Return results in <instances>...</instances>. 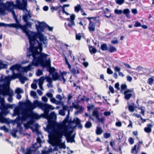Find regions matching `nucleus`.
I'll use <instances>...</instances> for the list:
<instances>
[{"label": "nucleus", "mask_w": 154, "mask_h": 154, "mask_svg": "<svg viewBox=\"0 0 154 154\" xmlns=\"http://www.w3.org/2000/svg\"><path fill=\"white\" fill-rule=\"evenodd\" d=\"M38 46H35L36 43L29 44V50L27 53V57L30 58L32 56L33 60L32 64L37 66L40 63H42L47 58L48 56L47 54L41 53L42 50V42L37 41Z\"/></svg>", "instance_id": "f257e3e1"}, {"label": "nucleus", "mask_w": 154, "mask_h": 154, "mask_svg": "<svg viewBox=\"0 0 154 154\" xmlns=\"http://www.w3.org/2000/svg\"><path fill=\"white\" fill-rule=\"evenodd\" d=\"M45 24L46 23L45 22H42L41 23L39 22L38 25L37 24L35 25L37 32L33 31L31 32L32 35L29 44L36 43V42L37 43V41H38L36 39L38 38L40 41L42 42L45 46L47 45L48 42L47 41L46 37L42 33V32H43L45 28Z\"/></svg>", "instance_id": "f03ea898"}, {"label": "nucleus", "mask_w": 154, "mask_h": 154, "mask_svg": "<svg viewBox=\"0 0 154 154\" xmlns=\"http://www.w3.org/2000/svg\"><path fill=\"white\" fill-rule=\"evenodd\" d=\"M51 106L49 105L44 110V114H43V117L47 119L48 122V127L51 129L53 128L55 126V123L54 119L56 118V115L54 112H51L49 114V112L50 109H53L54 108H51Z\"/></svg>", "instance_id": "7ed1b4c3"}, {"label": "nucleus", "mask_w": 154, "mask_h": 154, "mask_svg": "<svg viewBox=\"0 0 154 154\" xmlns=\"http://www.w3.org/2000/svg\"><path fill=\"white\" fill-rule=\"evenodd\" d=\"M72 131H67L66 130L64 129L62 131H57L54 133V135L56 137L57 140L59 142L62 141V138L63 135L65 137L71 136V134Z\"/></svg>", "instance_id": "20e7f679"}, {"label": "nucleus", "mask_w": 154, "mask_h": 154, "mask_svg": "<svg viewBox=\"0 0 154 154\" xmlns=\"http://www.w3.org/2000/svg\"><path fill=\"white\" fill-rule=\"evenodd\" d=\"M72 131H67L66 130L64 129L62 131H57L54 133V135L56 137L57 140L59 142L62 141V138L63 135L65 137L71 136V134Z\"/></svg>", "instance_id": "39448f33"}, {"label": "nucleus", "mask_w": 154, "mask_h": 154, "mask_svg": "<svg viewBox=\"0 0 154 154\" xmlns=\"http://www.w3.org/2000/svg\"><path fill=\"white\" fill-rule=\"evenodd\" d=\"M21 1H16V4H14L13 7L14 8H17L19 10L27 11V1H21L22 2L21 3Z\"/></svg>", "instance_id": "423d86ee"}, {"label": "nucleus", "mask_w": 154, "mask_h": 154, "mask_svg": "<svg viewBox=\"0 0 154 154\" xmlns=\"http://www.w3.org/2000/svg\"><path fill=\"white\" fill-rule=\"evenodd\" d=\"M86 18L88 19L89 21L88 28L90 32H93L95 31L96 26V21L97 17H86Z\"/></svg>", "instance_id": "0eeeda50"}, {"label": "nucleus", "mask_w": 154, "mask_h": 154, "mask_svg": "<svg viewBox=\"0 0 154 154\" xmlns=\"http://www.w3.org/2000/svg\"><path fill=\"white\" fill-rule=\"evenodd\" d=\"M3 82H6V83H4L0 85V89L8 91L9 94L10 91V75L5 77Z\"/></svg>", "instance_id": "6e6552de"}, {"label": "nucleus", "mask_w": 154, "mask_h": 154, "mask_svg": "<svg viewBox=\"0 0 154 154\" xmlns=\"http://www.w3.org/2000/svg\"><path fill=\"white\" fill-rule=\"evenodd\" d=\"M25 23H26V25H23V27L24 29H23V32L25 33L26 35L27 36L29 41V42H30L31 35H32L31 32H33V31H30V30H29L27 28V26H29V27H31L32 23L30 22H28V21L25 22Z\"/></svg>", "instance_id": "1a4fd4ad"}, {"label": "nucleus", "mask_w": 154, "mask_h": 154, "mask_svg": "<svg viewBox=\"0 0 154 154\" xmlns=\"http://www.w3.org/2000/svg\"><path fill=\"white\" fill-rule=\"evenodd\" d=\"M68 123L69 125H71L72 124L74 123L75 124V125L73 126L72 128L74 129L75 127L77 126L78 128L80 129H82L83 128L82 125L81 124V121L80 119L78 117H76L74 118L73 120H72L71 119H69L68 121V122L67 123Z\"/></svg>", "instance_id": "9d476101"}, {"label": "nucleus", "mask_w": 154, "mask_h": 154, "mask_svg": "<svg viewBox=\"0 0 154 154\" xmlns=\"http://www.w3.org/2000/svg\"><path fill=\"white\" fill-rule=\"evenodd\" d=\"M49 105L48 104L39 102L37 100H35L34 102V103L32 104V110L37 107H39L40 108L44 111Z\"/></svg>", "instance_id": "9b49d317"}, {"label": "nucleus", "mask_w": 154, "mask_h": 154, "mask_svg": "<svg viewBox=\"0 0 154 154\" xmlns=\"http://www.w3.org/2000/svg\"><path fill=\"white\" fill-rule=\"evenodd\" d=\"M6 112L5 110H1L0 112V122L1 123H7L10 124V119L5 118L4 116L6 115Z\"/></svg>", "instance_id": "f8f14e48"}, {"label": "nucleus", "mask_w": 154, "mask_h": 154, "mask_svg": "<svg viewBox=\"0 0 154 154\" xmlns=\"http://www.w3.org/2000/svg\"><path fill=\"white\" fill-rule=\"evenodd\" d=\"M8 91L0 89V103L1 106H2L5 104V100L4 98H1V95H7L8 96V101L10 102V94Z\"/></svg>", "instance_id": "ddd939ff"}, {"label": "nucleus", "mask_w": 154, "mask_h": 154, "mask_svg": "<svg viewBox=\"0 0 154 154\" xmlns=\"http://www.w3.org/2000/svg\"><path fill=\"white\" fill-rule=\"evenodd\" d=\"M75 18V14H71L70 18H68L66 19V20L70 22L68 24V25L69 27L72 29V27L75 26L74 20Z\"/></svg>", "instance_id": "4468645a"}, {"label": "nucleus", "mask_w": 154, "mask_h": 154, "mask_svg": "<svg viewBox=\"0 0 154 154\" xmlns=\"http://www.w3.org/2000/svg\"><path fill=\"white\" fill-rule=\"evenodd\" d=\"M22 116H18L17 118L18 121L21 120L22 121H25L28 118H30V113H28L26 112H22Z\"/></svg>", "instance_id": "2eb2a0df"}, {"label": "nucleus", "mask_w": 154, "mask_h": 154, "mask_svg": "<svg viewBox=\"0 0 154 154\" xmlns=\"http://www.w3.org/2000/svg\"><path fill=\"white\" fill-rule=\"evenodd\" d=\"M143 143L142 141H139L137 143V146L135 145L131 149V152L133 154H137L140 147V144Z\"/></svg>", "instance_id": "dca6fc26"}, {"label": "nucleus", "mask_w": 154, "mask_h": 154, "mask_svg": "<svg viewBox=\"0 0 154 154\" xmlns=\"http://www.w3.org/2000/svg\"><path fill=\"white\" fill-rule=\"evenodd\" d=\"M19 103L20 105H25L29 110H32V103H31L30 100H28L25 103H23L20 101Z\"/></svg>", "instance_id": "f3484780"}, {"label": "nucleus", "mask_w": 154, "mask_h": 154, "mask_svg": "<svg viewBox=\"0 0 154 154\" xmlns=\"http://www.w3.org/2000/svg\"><path fill=\"white\" fill-rule=\"evenodd\" d=\"M10 27L15 28L17 29H20L22 30L23 32V29H24L23 27V25L19 23V21L18 22H16L15 23L10 24Z\"/></svg>", "instance_id": "a211bd4d"}, {"label": "nucleus", "mask_w": 154, "mask_h": 154, "mask_svg": "<svg viewBox=\"0 0 154 154\" xmlns=\"http://www.w3.org/2000/svg\"><path fill=\"white\" fill-rule=\"evenodd\" d=\"M43 67H49L51 66V60L50 59L44 61L42 63H39Z\"/></svg>", "instance_id": "6ab92c4d"}, {"label": "nucleus", "mask_w": 154, "mask_h": 154, "mask_svg": "<svg viewBox=\"0 0 154 154\" xmlns=\"http://www.w3.org/2000/svg\"><path fill=\"white\" fill-rule=\"evenodd\" d=\"M72 106H70L69 107L70 109H68L69 107L67 106L66 105H63V110L64 111H66L67 110L68 111V109H70V110L71 109H72H72L73 108H77L79 107L78 105H75L74 103L73 102L72 103Z\"/></svg>", "instance_id": "aec40b11"}, {"label": "nucleus", "mask_w": 154, "mask_h": 154, "mask_svg": "<svg viewBox=\"0 0 154 154\" xmlns=\"http://www.w3.org/2000/svg\"><path fill=\"white\" fill-rule=\"evenodd\" d=\"M22 66L20 64H16L15 65H13L10 67V70L14 71V70H17L18 71H20V69H21Z\"/></svg>", "instance_id": "412c9836"}, {"label": "nucleus", "mask_w": 154, "mask_h": 154, "mask_svg": "<svg viewBox=\"0 0 154 154\" xmlns=\"http://www.w3.org/2000/svg\"><path fill=\"white\" fill-rule=\"evenodd\" d=\"M22 73L21 72H19L18 73H15L13 72V74L10 76V81L11 80L15 79H19L21 76Z\"/></svg>", "instance_id": "4be33fe9"}, {"label": "nucleus", "mask_w": 154, "mask_h": 154, "mask_svg": "<svg viewBox=\"0 0 154 154\" xmlns=\"http://www.w3.org/2000/svg\"><path fill=\"white\" fill-rule=\"evenodd\" d=\"M30 118L32 119H38L41 116L38 114L32 112H30Z\"/></svg>", "instance_id": "5701e85b"}, {"label": "nucleus", "mask_w": 154, "mask_h": 154, "mask_svg": "<svg viewBox=\"0 0 154 154\" xmlns=\"http://www.w3.org/2000/svg\"><path fill=\"white\" fill-rule=\"evenodd\" d=\"M51 75H52L53 80L54 81H56L57 80L61 81V79L60 78V75L57 72H55Z\"/></svg>", "instance_id": "b1692460"}, {"label": "nucleus", "mask_w": 154, "mask_h": 154, "mask_svg": "<svg viewBox=\"0 0 154 154\" xmlns=\"http://www.w3.org/2000/svg\"><path fill=\"white\" fill-rule=\"evenodd\" d=\"M147 127L144 128V131L147 133H150L152 131L151 128L152 127V125L151 124H148L147 125Z\"/></svg>", "instance_id": "393cba45"}, {"label": "nucleus", "mask_w": 154, "mask_h": 154, "mask_svg": "<svg viewBox=\"0 0 154 154\" xmlns=\"http://www.w3.org/2000/svg\"><path fill=\"white\" fill-rule=\"evenodd\" d=\"M67 140V142H70L72 143L75 142L74 138L75 137V134H73L71 136L66 137Z\"/></svg>", "instance_id": "a878e982"}, {"label": "nucleus", "mask_w": 154, "mask_h": 154, "mask_svg": "<svg viewBox=\"0 0 154 154\" xmlns=\"http://www.w3.org/2000/svg\"><path fill=\"white\" fill-rule=\"evenodd\" d=\"M9 108H10L9 104H8L7 105H5V104L4 105L1 106V110H5L6 111V115L9 112V111L7 110Z\"/></svg>", "instance_id": "bb28decb"}, {"label": "nucleus", "mask_w": 154, "mask_h": 154, "mask_svg": "<svg viewBox=\"0 0 154 154\" xmlns=\"http://www.w3.org/2000/svg\"><path fill=\"white\" fill-rule=\"evenodd\" d=\"M95 132L96 134L97 135H100L102 134L103 130L99 125H98V126L97 127Z\"/></svg>", "instance_id": "cd10ccee"}, {"label": "nucleus", "mask_w": 154, "mask_h": 154, "mask_svg": "<svg viewBox=\"0 0 154 154\" xmlns=\"http://www.w3.org/2000/svg\"><path fill=\"white\" fill-rule=\"evenodd\" d=\"M19 79L21 83L22 84H23L25 83L26 81L28 80V79L26 76H24L23 75L22 73Z\"/></svg>", "instance_id": "c85d7f7f"}, {"label": "nucleus", "mask_w": 154, "mask_h": 154, "mask_svg": "<svg viewBox=\"0 0 154 154\" xmlns=\"http://www.w3.org/2000/svg\"><path fill=\"white\" fill-rule=\"evenodd\" d=\"M89 50L90 54H95L96 53L97 50L96 49L92 46L89 45Z\"/></svg>", "instance_id": "c756f323"}, {"label": "nucleus", "mask_w": 154, "mask_h": 154, "mask_svg": "<svg viewBox=\"0 0 154 154\" xmlns=\"http://www.w3.org/2000/svg\"><path fill=\"white\" fill-rule=\"evenodd\" d=\"M31 69V65L29 64L27 66L25 67L22 66L21 69L22 72H26L30 70Z\"/></svg>", "instance_id": "7c9ffc66"}, {"label": "nucleus", "mask_w": 154, "mask_h": 154, "mask_svg": "<svg viewBox=\"0 0 154 154\" xmlns=\"http://www.w3.org/2000/svg\"><path fill=\"white\" fill-rule=\"evenodd\" d=\"M45 79H46V81L50 84V85L49 84L47 85L48 87H52L51 84L52 83V80L53 79L52 78L49 76H46Z\"/></svg>", "instance_id": "2f4dec72"}, {"label": "nucleus", "mask_w": 154, "mask_h": 154, "mask_svg": "<svg viewBox=\"0 0 154 154\" xmlns=\"http://www.w3.org/2000/svg\"><path fill=\"white\" fill-rule=\"evenodd\" d=\"M108 51L110 53H113L116 52L117 51V49L114 46L111 45H110L109 46Z\"/></svg>", "instance_id": "473e14b6"}, {"label": "nucleus", "mask_w": 154, "mask_h": 154, "mask_svg": "<svg viewBox=\"0 0 154 154\" xmlns=\"http://www.w3.org/2000/svg\"><path fill=\"white\" fill-rule=\"evenodd\" d=\"M47 71L49 72L50 74L52 75L55 72L56 69L54 67H51L50 66L48 67Z\"/></svg>", "instance_id": "72a5a7b5"}, {"label": "nucleus", "mask_w": 154, "mask_h": 154, "mask_svg": "<svg viewBox=\"0 0 154 154\" xmlns=\"http://www.w3.org/2000/svg\"><path fill=\"white\" fill-rule=\"evenodd\" d=\"M100 48L103 51H106L108 50L107 44L106 43H103L101 44L100 46Z\"/></svg>", "instance_id": "f704fd0d"}, {"label": "nucleus", "mask_w": 154, "mask_h": 154, "mask_svg": "<svg viewBox=\"0 0 154 154\" xmlns=\"http://www.w3.org/2000/svg\"><path fill=\"white\" fill-rule=\"evenodd\" d=\"M122 12L125 14L126 15V16L128 18H130V16L128 15L129 14L130 12V11L128 8L125 9H124L123 11H122Z\"/></svg>", "instance_id": "c9c22d12"}, {"label": "nucleus", "mask_w": 154, "mask_h": 154, "mask_svg": "<svg viewBox=\"0 0 154 154\" xmlns=\"http://www.w3.org/2000/svg\"><path fill=\"white\" fill-rule=\"evenodd\" d=\"M54 136H55L54 135ZM56 139V140L57 143H59V144L58 145H57V146H58L59 148L60 149H62L63 148V149H65L66 146L64 143H61V142H59L56 139V137L55 136H54Z\"/></svg>", "instance_id": "e433bc0d"}, {"label": "nucleus", "mask_w": 154, "mask_h": 154, "mask_svg": "<svg viewBox=\"0 0 154 154\" xmlns=\"http://www.w3.org/2000/svg\"><path fill=\"white\" fill-rule=\"evenodd\" d=\"M14 114L15 115H18V116L20 114V109L19 107H17L14 109Z\"/></svg>", "instance_id": "4c0bfd02"}, {"label": "nucleus", "mask_w": 154, "mask_h": 154, "mask_svg": "<svg viewBox=\"0 0 154 154\" xmlns=\"http://www.w3.org/2000/svg\"><path fill=\"white\" fill-rule=\"evenodd\" d=\"M32 124V121H28L27 123L24 124V126L26 129H28L30 128V125Z\"/></svg>", "instance_id": "58836bf2"}, {"label": "nucleus", "mask_w": 154, "mask_h": 154, "mask_svg": "<svg viewBox=\"0 0 154 154\" xmlns=\"http://www.w3.org/2000/svg\"><path fill=\"white\" fill-rule=\"evenodd\" d=\"M93 115L95 116L96 119H99V114L98 111L96 110H94L93 112Z\"/></svg>", "instance_id": "ea45409f"}, {"label": "nucleus", "mask_w": 154, "mask_h": 154, "mask_svg": "<svg viewBox=\"0 0 154 154\" xmlns=\"http://www.w3.org/2000/svg\"><path fill=\"white\" fill-rule=\"evenodd\" d=\"M62 7V6L59 5L58 6H56L54 7L52 6L51 8V10L52 12H54V11H57L60 7Z\"/></svg>", "instance_id": "a19ab883"}, {"label": "nucleus", "mask_w": 154, "mask_h": 154, "mask_svg": "<svg viewBox=\"0 0 154 154\" xmlns=\"http://www.w3.org/2000/svg\"><path fill=\"white\" fill-rule=\"evenodd\" d=\"M92 124L90 121H88L86 122L85 125V127L87 128H89L91 127Z\"/></svg>", "instance_id": "79ce46f5"}, {"label": "nucleus", "mask_w": 154, "mask_h": 154, "mask_svg": "<svg viewBox=\"0 0 154 154\" xmlns=\"http://www.w3.org/2000/svg\"><path fill=\"white\" fill-rule=\"evenodd\" d=\"M70 112V109H68V115L66 116L65 118L64 119L63 122L64 123H67L68 122V121L69 120V115Z\"/></svg>", "instance_id": "37998d69"}, {"label": "nucleus", "mask_w": 154, "mask_h": 154, "mask_svg": "<svg viewBox=\"0 0 154 154\" xmlns=\"http://www.w3.org/2000/svg\"><path fill=\"white\" fill-rule=\"evenodd\" d=\"M128 110L130 112H133L135 110V108L134 106L129 105L128 106Z\"/></svg>", "instance_id": "c03bdc74"}, {"label": "nucleus", "mask_w": 154, "mask_h": 154, "mask_svg": "<svg viewBox=\"0 0 154 154\" xmlns=\"http://www.w3.org/2000/svg\"><path fill=\"white\" fill-rule=\"evenodd\" d=\"M125 95L124 98L125 100H129L132 96V94L131 93L126 94H124Z\"/></svg>", "instance_id": "a18cd8bd"}, {"label": "nucleus", "mask_w": 154, "mask_h": 154, "mask_svg": "<svg viewBox=\"0 0 154 154\" xmlns=\"http://www.w3.org/2000/svg\"><path fill=\"white\" fill-rule=\"evenodd\" d=\"M81 9V7L80 5H77L75 7L74 10L75 12H78Z\"/></svg>", "instance_id": "49530a36"}, {"label": "nucleus", "mask_w": 154, "mask_h": 154, "mask_svg": "<svg viewBox=\"0 0 154 154\" xmlns=\"http://www.w3.org/2000/svg\"><path fill=\"white\" fill-rule=\"evenodd\" d=\"M50 100L51 102L54 103H56L57 104L58 103H61L60 101L57 100L54 98V97H52L51 98Z\"/></svg>", "instance_id": "de8ad7c7"}, {"label": "nucleus", "mask_w": 154, "mask_h": 154, "mask_svg": "<svg viewBox=\"0 0 154 154\" xmlns=\"http://www.w3.org/2000/svg\"><path fill=\"white\" fill-rule=\"evenodd\" d=\"M0 129L2 130H4L5 132H8L9 131L8 129L5 125L0 127Z\"/></svg>", "instance_id": "09e8293b"}, {"label": "nucleus", "mask_w": 154, "mask_h": 154, "mask_svg": "<svg viewBox=\"0 0 154 154\" xmlns=\"http://www.w3.org/2000/svg\"><path fill=\"white\" fill-rule=\"evenodd\" d=\"M121 92H122V90H125L127 89V86L125 84H122L121 86Z\"/></svg>", "instance_id": "8fccbe9b"}, {"label": "nucleus", "mask_w": 154, "mask_h": 154, "mask_svg": "<svg viewBox=\"0 0 154 154\" xmlns=\"http://www.w3.org/2000/svg\"><path fill=\"white\" fill-rule=\"evenodd\" d=\"M42 74V71L40 69H38L36 72V75L38 76H39Z\"/></svg>", "instance_id": "3c124183"}, {"label": "nucleus", "mask_w": 154, "mask_h": 154, "mask_svg": "<svg viewBox=\"0 0 154 154\" xmlns=\"http://www.w3.org/2000/svg\"><path fill=\"white\" fill-rule=\"evenodd\" d=\"M99 122H100L102 124L104 125V122L105 120V118L104 117H102L100 119L99 117V119H97Z\"/></svg>", "instance_id": "603ef678"}, {"label": "nucleus", "mask_w": 154, "mask_h": 154, "mask_svg": "<svg viewBox=\"0 0 154 154\" xmlns=\"http://www.w3.org/2000/svg\"><path fill=\"white\" fill-rule=\"evenodd\" d=\"M103 137L107 139L109 137L111 136L110 133H105L103 134Z\"/></svg>", "instance_id": "864d4df0"}, {"label": "nucleus", "mask_w": 154, "mask_h": 154, "mask_svg": "<svg viewBox=\"0 0 154 154\" xmlns=\"http://www.w3.org/2000/svg\"><path fill=\"white\" fill-rule=\"evenodd\" d=\"M45 79V77L44 76H41L38 79V83H43Z\"/></svg>", "instance_id": "5fc2aeb1"}, {"label": "nucleus", "mask_w": 154, "mask_h": 154, "mask_svg": "<svg viewBox=\"0 0 154 154\" xmlns=\"http://www.w3.org/2000/svg\"><path fill=\"white\" fill-rule=\"evenodd\" d=\"M30 95L31 96L33 97L34 98H36L37 96V94L36 92L32 91L30 92Z\"/></svg>", "instance_id": "6e6d98bb"}, {"label": "nucleus", "mask_w": 154, "mask_h": 154, "mask_svg": "<svg viewBox=\"0 0 154 154\" xmlns=\"http://www.w3.org/2000/svg\"><path fill=\"white\" fill-rule=\"evenodd\" d=\"M115 13L117 14H120L122 13V11L121 10L116 9L114 10Z\"/></svg>", "instance_id": "4d7b16f0"}, {"label": "nucleus", "mask_w": 154, "mask_h": 154, "mask_svg": "<svg viewBox=\"0 0 154 154\" xmlns=\"http://www.w3.org/2000/svg\"><path fill=\"white\" fill-rule=\"evenodd\" d=\"M75 38L76 40H80L81 38V35H80V33H79L78 34H76Z\"/></svg>", "instance_id": "13d9d810"}, {"label": "nucleus", "mask_w": 154, "mask_h": 154, "mask_svg": "<svg viewBox=\"0 0 154 154\" xmlns=\"http://www.w3.org/2000/svg\"><path fill=\"white\" fill-rule=\"evenodd\" d=\"M66 75V72H61L60 75V78H61V77L62 79L64 78V76Z\"/></svg>", "instance_id": "bf43d9fd"}, {"label": "nucleus", "mask_w": 154, "mask_h": 154, "mask_svg": "<svg viewBox=\"0 0 154 154\" xmlns=\"http://www.w3.org/2000/svg\"><path fill=\"white\" fill-rule=\"evenodd\" d=\"M86 19H87L86 18H86L83 17V18H82L81 19V20L82 21V23L83 24H85V27L86 26V25H87V20H86Z\"/></svg>", "instance_id": "052dcab7"}, {"label": "nucleus", "mask_w": 154, "mask_h": 154, "mask_svg": "<svg viewBox=\"0 0 154 154\" xmlns=\"http://www.w3.org/2000/svg\"><path fill=\"white\" fill-rule=\"evenodd\" d=\"M15 92L17 94H20L23 92V90L21 89L20 88H18L16 90Z\"/></svg>", "instance_id": "680f3d73"}, {"label": "nucleus", "mask_w": 154, "mask_h": 154, "mask_svg": "<svg viewBox=\"0 0 154 154\" xmlns=\"http://www.w3.org/2000/svg\"><path fill=\"white\" fill-rule=\"evenodd\" d=\"M128 140L130 144L131 145L133 144L134 143V140L132 137H129Z\"/></svg>", "instance_id": "e2e57ef3"}, {"label": "nucleus", "mask_w": 154, "mask_h": 154, "mask_svg": "<svg viewBox=\"0 0 154 154\" xmlns=\"http://www.w3.org/2000/svg\"><path fill=\"white\" fill-rule=\"evenodd\" d=\"M23 19L24 22H27L28 21V15H24L23 16Z\"/></svg>", "instance_id": "0e129e2a"}, {"label": "nucleus", "mask_w": 154, "mask_h": 154, "mask_svg": "<svg viewBox=\"0 0 154 154\" xmlns=\"http://www.w3.org/2000/svg\"><path fill=\"white\" fill-rule=\"evenodd\" d=\"M154 82V79L152 78H149L148 80V83L150 85H151Z\"/></svg>", "instance_id": "69168bd1"}, {"label": "nucleus", "mask_w": 154, "mask_h": 154, "mask_svg": "<svg viewBox=\"0 0 154 154\" xmlns=\"http://www.w3.org/2000/svg\"><path fill=\"white\" fill-rule=\"evenodd\" d=\"M134 26L135 27H138L141 26V23L137 21H136L134 25Z\"/></svg>", "instance_id": "338daca9"}, {"label": "nucleus", "mask_w": 154, "mask_h": 154, "mask_svg": "<svg viewBox=\"0 0 154 154\" xmlns=\"http://www.w3.org/2000/svg\"><path fill=\"white\" fill-rule=\"evenodd\" d=\"M32 150L30 148H29L27 149L26 152L24 154H32Z\"/></svg>", "instance_id": "774afa93"}]
</instances>
